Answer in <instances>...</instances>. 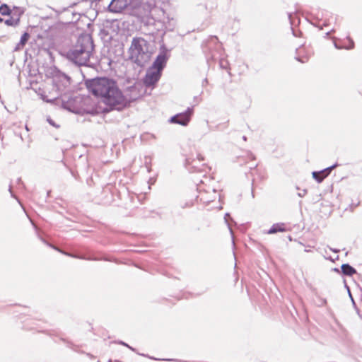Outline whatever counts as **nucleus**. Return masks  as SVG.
I'll return each instance as SVG.
<instances>
[{
	"mask_svg": "<svg viewBox=\"0 0 362 362\" xmlns=\"http://www.w3.org/2000/svg\"><path fill=\"white\" fill-rule=\"evenodd\" d=\"M88 90L108 106L124 105L125 98L117 83L109 78H94L87 83Z\"/></svg>",
	"mask_w": 362,
	"mask_h": 362,
	"instance_id": "obj_1",
	"label": "nucleus"
},
{
	"mask_svg": "<svg viewBox=\"0 0 362 362\" xmlns=\"http://www.w3.org/2000/svg\"><path fill=\"white\" fill-rule=\"evenodd\" d=\"M93 50V43L88 36H81L77 42L69 52V58L78 65H85L89 61Z\"/></svg>",
	"mask_w": 362,
	"mask_h": 362,
	"instance_id": "obj_2",
	"label": "nucleus"
},
{
	"mask_svg": "<svg viewBox=\"0 0 362 362\" xmlns=\"http://www.w3.org/2000/svg\"><path fill=\"white\" fill-rule=\"evenodd\" d=\"M130 58L139 66H144L151 58L148 43L143 37H134L129 47Z\"/></svg>",
	"mask_w": 362,
	"mask_h": 362,
	"instance_id": "obj_3",
	"label": "nucleus"
},
{
	"mask_svg": "<svg viewBox=\"0 0 362 362\" xmlns=\"http://www.w3.org/2000/svg\"><path fill=\"white\" fill-rule=\"evenodd\" d=\"M130 4V0H112L109 5V10L113 13H120Z\"/></svg>",
	"mask_w": 362,
	"mask_h": 362,
	"instance_id": "obj_4",
	"label": "nucleus"
},
{
	"mask_svg": "<svg viewBox=\"0 0 362 362\" xmlns=\"http://www.w3.org/2000/svg\"><path fill=\"white\" fill-rule=\"evenodd\" d=\"M160 75L161 73L160 71L155 70L151 67L148 71L144 78V83L146 86L154 85L159 80Z\"/></svg>",
	"mask_w": 362,
	"mask_h": 362,
	"instance_id": "obj_5",
	"label": "nucleus"
},
{
	"mask_svg": "<svg viewBox=\"0 0 362 362\" xmlns=\"http://www.w3.org/2000/svg\"><path fill=\"white\" fill-rule=\"evenodd\" d=\"M337 166V165H334L331 167L327 168L321 171L313 172V177L317 182H321L322 180L327 177L331 173V171Z\"/></svg>",
	"mask_w": 362,
	"mask_h": 362,
	"instance_id": "obj_6",
	"label": "nucleus"
},
{
	"mask_svg": "<svg viewBox=\"0 0 362 362\" xmlns=\"http://www.w3.org/2000/svg\"><path fill=\"white\" fill-rule=\"evenodd\" d=\"M192 111L188 110L185 113L177 115L172 118V122L187 125L190 120Z\"/></svg>",
	"mask_w": 362,
	"mask_h": 362,
	"instance_id": "obj_7",
	"label": "nucleus"
},
{
	"mask_svg": "<svg viewBox=\"0 0 362 362\" xmlns=\"http://www.w3.org/2000/svg\"><path fill=\"white\" fill-rule=\"evenodd\" d=\"M166 64V58L164 55L160 54L157 57L156 61L154 62L152 69L157 70L161 73L162 69L165 66Z\"/></svg>",
	"mask_w": 362,
	"mask_h": 362,
	"instance_id": "obj_8",
	"label": "nucleus"
},
{
	"mask_svg": "<svg viewBox=\"0 0 362 362\" xmlns=\"http://www.w3.org/2000/svg\"><path fill=\"white\" fill-rule=\"evenodd\" d=\"M287 230L286 224L284 223H277L274 224L267 231V234H274L278 232H285Z\"/></svg>",
	"mask_w": 362,
	"mask_h": 362,
	"instance_id": "obj_9",
	"label": "nucleus"
},
{
	"mask_svg": "<svg viewBox=\"0 0 362 362\" xmlns=\"http://www.w3.org/2000/svg\"><path fill=\"white\" fill-rule=\"evenodd\" d=\"M29 39L30 34L28 33H24L21 37L20 42L17 45L16 49H22Z\"/></svg>",
	"mask_w": 362,
	"mask_h": 362,
	"instance_id": "obj_10",
	"label": "nucleus"
},
{
	"mask_svg": "<svg viewBox=\"0 0 362 362\" xmlns=\"http://www.w3.org/2000/svg\"><path fill=\"white\" fill-rule=\"evenodd\" d=\"M341 270L344 274L348 276H352L356 272V269L349 264H342Z\"/></svg>",
	"mask_w": 362,
	"mask_h": 362,
	"instance_id": "obj_11",
	"label": "nucleus"
},
{
	"mask_svg": "<svg viewBox=\"0 0 362 362\" xmlns=\"http://www.w3.org/2000/svg\"><path fill=\"white\" fill-rule=\"evenodd\" d=\"M20 22V16L17 17L11 16L10 18L4 21V23L8 26H16Z\"/></svg>",
	"mask_w": 362,
	"mask_h": 362,
	"instance_id": "obj_12",
	"label": "nucleus"
},
{
	"mask_svg": "<svg viewBox=\"0 0 362 362\" xmlns=\"http://www.w3.org/2000/svg\"><path fill=\"white\" fill-rule=\"evenodd\" d=\"M12 10L6 4H2L0 6V14L2 16H10Z\"/></svg>",
	"mask_w": 362,
	"mask_h": 362,
	"instance_id": "obj_13",
	"label": "nucleus"
},
{
	"mask_svg": "<svg viewBox=\"0 0 362 362\" xmlns=\"http://www.w3.org/2000/svg\"><path fill=\"white\" fill-rule=\"evenodd\" d=\"M305 52V49L304 48H300L298 51V57L297 58L298 61H299L301 63H306L308 62L309 59H310V54H306L305 56H300V54L303 52Z\"/></svg>",
	"mask_w": 362,
	"mask_h": 362,
	"instance_id": "obj_14",
	"label": "nucleus"
},
{
	"mask_svg": "<svg viewBox=\"0 0 362 362\" xmlns=\"http://www.w3.org/2000/svg\"><path fill=\"white\" fill-rule=\"evenodd\" d=\"M194 205V201L192 199H185L181 204V207L182 209L190 208Z\"/></svg>",
	"mask_w": 362,
	"mask_h": 362,
	"instance_id": "obj_15",
	"label": "nucleus"
},
{
	"mask_svg": "<svg viewBox=\"0 0 362 362\" xmlns=\"http://www.w3.org/2000/svg\"><path fill=\"white\" fill-rule=\"evenodd\" d=\"M4 21V19L0 17V23H2Z\"/></svg>",
	"mask_w": 362,
	"mask_h": 362,
	"instance_id": "obj_16",
	"label": "nucleus"
},
{
	"mask_svg": "<svg viewBox=\"0 0 362 362\" xmlns=\"http://www.w3.org/2000/svg\"><path fill=\"white\" fill-rule=\"evenodd\" d=\"M57 250H59V252H61V253H63V251H61V250H59V248H57Z\"/></svg>",
	"mask_w": 362,
	"mask_h": 362,
	"instance_id": "obj_17",
	"label": "nucleus"
},
{
	"mask_svg": "<svg viewBox=\"0 0 362 362\" xmlns=\"http://www.w3.org/2000/svg\"><path fill=\"white\" fill-rule=\"evenodd\" d=\"M57 250H59V252H61V253H63V251H61V250H59V248H57Z\"/></svg>",
	"mask_w": 362,
	"mask_h": 362,
	"instance_id": "obj_18",
	"label": "nucleus"
},
{
	"mask_svg": "<svg viewBox=\"0 0 362 362\" xmlns=\"http://www.w3.org/2000/svg\"><path fill=\"white\" fill-rule=\"evenodd\" d=\"M57 250H59V252H61V253H63V251H61V250H59V248H57Z\"/></svg>",
	"mask_w": 362,
	"mask_h": 362,
	"instance_id": "obj_19",
	"label": "nucleus"
},
{
	"mask_svg": "<svg viewBox=\"0 0 362 362\" xmlns=\"http://www.w3.org/2000/svg\"><path fill=\"white\" fill-rule=\"evenodd\" d=\"M200 160H204V158L202 156H201V158H199Z\"/></svg>",
	"mask_w": 362,
	"mask_h": 362,
	"instance_id": "obj_20",
	"label": "nucleus"
}]
</instances>
